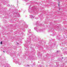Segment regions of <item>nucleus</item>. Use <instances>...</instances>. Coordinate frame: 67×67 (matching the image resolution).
Here are the masks:
<instances>
[{"label":"nucleus","instance_id":"1","mask_svg":"<svg viewBox=\"0 0 67 67\" xmlns=\"http://www.w3.org/2000/svg\"><path fill=\"white\" fill-rule=\"evenodd\" d=\"M2 42H1V44H2Z\"/></svg>","mask_w":67,"mask_h":67},{"label":"nucleus","instance_id":"3","mask_svg":"<svg viewBox=\"0 0 67 67\" xmlns=\"http://www.w3.org/2000/svg\"><path fill=\"white\" fill-rule=\"evenodd\" d=\"M58 5H59V4H58Z\"/></svg>","mask_w":67,"mask_h":67},{"label":"nucleus","instance_id":"2","mask_svg":"<svg viewBox=\"0 0 67 67\" xmlns=\"http://www.w3.org/2000/svg\"><path fill=\"white\" fill-rule=\"evenodd\" d=\"M3 52H4V51H3Z\"/></svg>","mask_w":67,"mask_h":67}]
</instances>
